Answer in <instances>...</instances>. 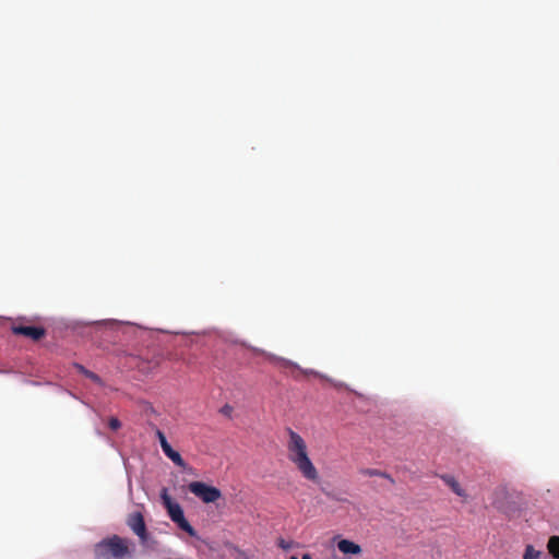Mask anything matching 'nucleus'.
Here are the masks:
<instances>
[{
	"mask_svg": "<svg viewBox=\"0 0 559 559\" xmlns=\"http://www.w3.org/2000/svg\"><path fill=\"white\" fill-rule=\"evenodd\" d=\"M287 432L288 441L286 448L288 460L296 466L305 479L313 484H319L320 475L317 467L309 457L306 441L299 433L290 428L287 429Z\"/></svg>",
	"mask_w": 559,
	"mask_h": 559,
	"instance_id": "1",
	"label": "nucleus"
},
{
	"mask_svg": "<svg viewBox=\"0 0 559 559\" xmlns=\"http://www.w3.org/2000/svg\"><path fill=\"white\" fill-rule=\"evenodd\" d=\"M94 555L95 559H126L130 557L129 540L112 535L95 545Z\"/></svg>",
	"mask_w": 559,
	"mask_h": 559,
	"instance_id": "2",
	"label": "nucleus"
},
{
	"mask_svg": "<svg viewBox=\"0 0 559 559\" xmlns=\"http://www.w3.org/2000/svg\"><path fill=\"white\" fill-rule=\"evenodd\" d=\"M163 506L166 508L168 516L176 523V525L189 534L191 537H198L197 531L187 521L183 514V510L178 502H175L168 495L167 489L164 488L160 493Z\"/></svg>",
	"mask_w": 559,
	"mask_h": 559,
	"instance_id": "3",
	"label": "nucleus"
},
{
	"mask_svg": "<svg viewBox=\"0 0 559 559\" xmlns=\"http://www.w3.org/2000/svg\"><path fill=\"white\" fill-rule=\"evenodd\" d=\"M188 489L204 503H213L222 498V492L218 488L203 481H192L188 485Z\"/></svg>",
	"mask_w": 559,
	"mask_h": 559,
	"instance_id": "4",
	"label": "nucleus"
},
{
	"mask_svg": "<svg viewBox=\"0 0 559 559\" xmlns=\"http://www.w3.org/2000/svg\"><path fill=\"white\" fill-rule=\"evenodd\" d=\"M127 525L139 537L142 545L148 540V532L144 521V516L140 511L132 512L128 515Z\"/></svg>",
	"mask_w": 559,
	"mask_h": 559,
	"instance_id": "5",
	"label": "nucleus"
},
{
	"mask_svg": "<svg viewBox=\"0 0 559 559\" xmlns=\"http://www.w3.org/2000/svg\"><path fill=\"white\" fill-rule=\"evenodd\" d=\"M12 331L16 335H24L33 341H39L46 335V330L41 326L16 325L12 328Z\"/></svg>",
	"mask_w": 559,
	"mask_h": 559,
	"instance_id": "6",
	"label": "nucleus"
},
{
	"mask_svg": "<svg viewBox=\"0 0 559 559\" xmlns=\"http://www.w3.org/2000/svg\"><path fill=\"white\" fill-rule=\"evenodd\" d=\"M337 548L341 552L345 555H359L361 552V547L358 544L348 539H341L337 543Z\"/></svg>",
	"mask_w": 559,
	"mask_h": 559,
	"instance_id": "7",
	"label": "nucleus"
},
{
	"mask_svg": "<svg viewBox=\"0 0 559 559\" xmlns=\"http://www.w3.org/2000/svg\"><path fill=\"white\" fill-rule=\"evenodd\" d=\"M441 479L451 488V490L455 495H457L460 497H465L464 489L461 487L459 481L453 476L445 474V475L441 476Z\"/></svg>",
	"mask_w": 559,
	"mask_h": 559,
	"instance_id": "8",
	"label": "nucleus"
},
{
	"mask_svg": "<svg viewBox=\"0 0 559 559\" xmlns=\"http://www.w3.org/2000/svg\"><path fill=\"white\" fill-rule=\"evenodd\" d=\"M360 473L365 476H369V477H373V476H378V477H383L385 479H388L391 484H394L395 480L392 478V476L385 472H382L380 469H376V468H364L360 471Z\"/></svg>",
	"mask_w": 559,
	"mask_h": 559,
	"instance_id": "9",
	"label": "nucleus"
},
{
	"mask_svg": "<svg viewBox=\"0 0 559 559\" xmlns=\"http://www.w3.org/2000/svg\"><path fill=\"white\" fill-rule=\"evenodd\" d=\"M547 548L555 559H559V536H551L548 540Z\"/></svg>",
	"mask_w": 559,
	"mask_h": 559,
	"instance_id": "10",
	"label": "nucleus"
},
{
	"mask_svg": "<svg viewBox=\"0 0 559 559\" xmlns=\"http://www.w3.org/2000/svg\"><path fill=\"white\" fill-rule=\"evenodd\" d=\"M74 366L86 378L91 379L94 382L100 383V378L96 373H94L93 371L87 370L82 365L75 364Z\"/></svg>",
	"mask_w": 559,
	"mask_h": 559,
	"instance_id": "11",
	"label": "nucleus"
},
{
	"mask_svg": "<svg viewBox=\"0 0 559 559\" xmlns=\"http://www.w3.org/2000/svg\"><path fill=\"white\" fill-rule=\"evenodd\" d=\"M168 459L171 460L174 464H176L177 466H179L181 468L187 467V464H186L185 460L181 457L180 453L175 450H174V452H171L169 454Z\"/></svg>",
	"mask_w": 559,
	"mask_h": 559,
	"instance_id": "12",
	"label": "nucleus"
},
{
	"mask_svg": "<svg viewBox=\"0 0 559 559\" xmlns=\"http://www.w3.org/2000/svg\"><path fill=\"white\" fill-rule=\"evenodd\" d=\"M540 552L535 550L532 545H527L523 555V559H539Z\"/></svg>",
	"mask_w": 559,
	"mask_h": 559,
	"instance_id": "13",
	"label": "nucleus"
},
{
	"mask_svg": "<svg viewBox=\"0 0 559 559\" xmlns=\"http://www.w3.org/2000/svg\"><path fill=\"white\" fill-rule=\"evenodd\" d=\"M108 426L111 430H118L121 427V423L118 418L111 417L108 421Z\"/></svg>",
	"mask_w": 559,
	"mask_h": 559,
	"instance_id": "14",
	"label": "nucleus"
},
{
	"mask_svg": "<svg viewBox=\"0 0 559 559\" xmlns=\"http://www.w3.org/2000/svg\"><path fill=\"white\" fill-rule=\"evenodd\" d=\"M160 448H162V450H163L164 454H165L167 457L169 456V454H170L171 452H174V449L171 448V445H170L168 442H167V443H165V444L163 443V445H162Z\"/></svg>",
	"mask_w": 559,
	"mask_h": 559,
	"instance_id": "15",
	"label": "nucleus"
},
{
	"mask_svg": "<svg viewBox=\"0 0 559 559\" xmlns=\"http://www.w3.org/2000/svg\"><path fill=\"white\" fill-rule=\"evenodd\" d=\"M160 448H162V450H163L164 454H165L167 457L169 456V454H170L171 452H174V449L171 448V445H170L168 442H167V443H165V444L163 443V445H162Z\"/></svg>",
	"mask_w": 559,
	"mask_h": 559,
	"instance_id": "16",
	"label": "nucleus"
},
{
	"mask_svg": "<svg viewBox=\"0 0 559 559\" xmlns=\"http://www.w3.org/2000/svg\"><path fill=\"white\" fill-rule=\"evenodd\" d=\"M156 436H157V438H158V441H159V443H160V447L163 445V443L165 444V443H167V442H168L163 431L157 430V431H156Z\"/></svg>",
	"mask_w": 559,
	"mask_h": 559,
	"instance_id": "17",
	"label": "nucleus"
},
{
	"mask_svg": "<svg viewBox=\"0 0 559 559\" xmlns=\"http://www.w3.org/2000/svg\"><path fill=\"white\" fill-rule=\"evenodd\" d=\"M277 545H278L282 549H285V550H287V549H289V548L292 547V544H290V543H287V542H286L285 539H283V538H280V539H278Z\"/></svg>",
	"mask_w": 559,
	"mask_h": 559,
	"instance_id": "18",
	"label": "nucleus"
},
{
	"mask_svg": "<svg viewBox=\"0 0 559 559\" xmlns=\"http://www.w3.org/2000/svg\"><path fill=\"white\" fill-rule=\"evenodd\" d=\"M233 412V407L228 404L224 405L222 408H221V413L226 415V416H230Z\"/></svg>",
	"mask_w": 559,
	"mask_h": 559,
	"instance_id": "19",
	"label": "nucleus"
},
{
	"mask_svg": "<svg viewBox=\"0 0 559 559\" xmlns=\"http://www.w3.org/2000/svg\"><path fill=\"white\" fill-rule=\"evenodd\" d=\"M302 559H311V556L309 554L302 555Z\"/></svg>",
	"mask_w": 559,
	"mask_h": 559,
	"instance_id": "20",
	"label": "nucleus"
},
{
	"mask_svg": "<svg viewBox=\"0 0 559 559\" xmlns=\"http://www.w3.org/2000/svg\"><path fill=\"white\" fill-rule=\"evenodd\" d=\"M290 559H298L296 556H292Z\"/></svg>",
	"mask_w": 559,
	"mask_h": 559,
	"instance_id": "21",
	"label": "nucleus"
}]
</instances>
